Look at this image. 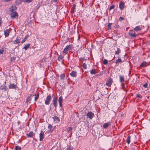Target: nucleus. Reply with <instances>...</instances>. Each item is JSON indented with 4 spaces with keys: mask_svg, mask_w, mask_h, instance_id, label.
I'll list each match as a JSON object with an SVG mask.
<instances>
[{
    "mask_svg": "<svg viewBox=\"0 0 150 150\" xmlns=\"http://www.w3.org/2000/svg\"><path fill=\"white\" fill-rule=\"evenodd\" d=\"M124 20V18L121 17H120L119 19V20L120 21H121L122 20Z\"/></svg>",
    "mask_w": 150,
    "mask_h": 150,
    "instance_id": "49530a36",
    "label": "nucleus"
},
{
    "mask_svg": "<svg viewBox=\"0 0 150 150\" xmlns=\"http://www.w3.org/2000/svg\"><path fill=\"white\" fill-rule=\"evenodd\" d=\"M64 57L62 55H60L58 58L57 59L59 61H63Z\"/></svg>",
    "mask_w": 150,
    "mask_h": 150,
    "instance_id": "aec40b11",
    "label": "nucleus"
},
{
    "mask_svg": "<svg viewBox=\"0 0 150 150\" xmlns=\"http://www.w3.org/2000/svg\"><path fill=\"white\" fill-rule=\"evenodd\" d=\"M122 86H124L125 85V84L124 83H123L122 84Z\"/></svg>",
    "mask_w": 150,
    "mask_h": 150,
    "instance_id": "864d4df0",
    "label": "nucleus"
},
{
    "mask_svg": "<svg viewBox=\"0 0 150 150\" xmlns=\"http://www.w3.org/2000/svg\"><path fill=\"white\" fill-rule=\"evenodd\" d=\"M122 62V61L121 59L120 58H119L116 60V62H115V63L116 64H117L118 63L121 62Z\"/></svg>",
    "mask_w": 150,
    "mask_h": 150,
    "instance_id": "c9c22d12",
    "label": "nucleus"
},
{
    "mask_svg": "<svg viewBox=\"0 0 150 150\" xmlns=\"http://www.w3.org/2000/svg\"><path fill=\"white\" fill-rule=\"evenodd\" d=\"M67 150H73V148L72 147L70 146L67 148Z\"/></svg>",
    "mask_w": 150,
    "mask_h": 150,
    "instance_id": "37998d69",
    "label": "nucleus"
},
{
    "mask_svg": "<svg viewBox=\"0 0 150 150\" xmlns=\"http://www.w3.org/2000/svg\"><path fill=\"white\" fill-rule=\"evenodd\" d=\"M16 58L15 57H12L10 58L11 62L15 60Z\"/></svg>",
    "mask_w": 150,
    "mask_h": 150,
    "instance_id": "58836bf2",
    "label": "nucleus"
},
{
    "mask_svg": "<svg viewBox=\"0 0 150 150\" xmlns=\"http://www.w3.org/2000/svg\"><path fill=\"white\" fill-rule=\"evenodd\" d=\"M72 128L71 127H69L67 129V132L70 133L71 132Z\"/></svg>",
    "mask_w": 150,
    "mask_h": 150,
    "instance_id": "cd10ccee",
    "label": "nucleus"
},
{
    "mask_svg": "<svg viewBox=\"0 0 150 150\" xmlns=\"http://www.w3.org/2000/svg\"><path fill=\"white\" fill-rule=\"evenodd\" d=\"M57 98L54 97L53 98V104L54 105V107L55 108H56L57 106Z\"/></svg>",
    "mask_w": 150,
    "mask_h": 150,
    "instance_id": "0eeeda50",
    "label": "nucleus"
},
{
    "mask_svg": "<svg viewBox=\"0 0 150 150\" xmlns=\"http://www.w3.org/2000/svg\"><path fill=\"white\" fill-rule=\"evenodd\" d=\"M137 97H139L140 98H142V96H141L140 95H139L138 94H137Z\"/></svg>",
    "mask_w": 150,
    "mask_h": 150,
    "instance_id": "de8ad7c7",
    "label": "nucleus"
},
{
    "mask_svg": "<svg viewBox=\"0 0 150 150\" xmlns=\"http://www.w3.org/2000/svg\"><path fill=\"white\" fill-rule=\"evenodd\" d=\"M119 78L120 81L122 83L124 81V79L123 76H120Z\"/></svg>",
    "mask_w": 150,
    "mask_h": 150,
    "instance_id": "5701e85b",
    "label": "nucleus"
},
{
    "mask_svg": "<svg viewBox=\"0 0 150 150\" xmlns=\"http://www.w3.org/2000/svg\"><path fill=\"white\" fill-rule=\"evenodd\" d=\"M90 73L91 74H95L97 73V72L95 70V69H92Z\"/></svg>",
    "mask_w": 150,
    "mask_h": 150,
    "instance_id": "393cba45",
    "label": "nucleus"
},
{
    "mask_svg": "<svg viewBox=\"0 0 150 150\" xmlns=\"http://www.w3.org/2000/svg\"><path fill=\"white\" fill-rule=\"evenodd\" d=\"M53 129L52 130V131H53Z\"/></svg>",
    "mask_w": 150,
    "mask_h": 150,
    "instance_id": "4d7b16f0",
    "label": "nucleus"
},
{
    "mask_svg": "<svg viewBox=\"0 0 150 150\" xmlns=\"http://www.w3.org/2000/svg\"><path fill=\"white\" fill-rule=\"evenodd\" d=\"M22 1L27 2L30 3L32 1V0H21Z\"/></svg>",
    "mask_w": 150,
    "mask_h": 150,
    "instance_id": "72a5a7b5",
    "label": "nucleus"
},
{
    "mask_svg": "<svg viewBox=\"0 0 150 150\" xmlns=\"http://www.w3.org/2000/svg\"><path fill=\"white\" fill-rule=\"evenodd\" d=\"M11 16L13 19L15 18L18 17V14L16 12H12L11 14Z\"/></svg>",
    "mask_w": 150,
    "mask_h": 150,
    "instance_id": "7ed1b4c3",
    "label": "nucleus"
},
{
    "mask_svg": "<svg viewBox=\"0 0 150 150\" xmlns=\"http://www.w3.org/2000/svg\"><path fill=\"white\" fill-rule=\"evenodd\" d=\"M28 35H26L25 36V37L24 38V39L22 41V42H21V43H23L26 40L27 38H28Z\"/></svg>",
    "mask_w": 150,
    "mask_h": 150,
    "instance_id": "c85d7f7f",
    "label": "nucleus"
},
{
    "mask_svg": "<svg viewBox=\"0 0 150 150\" xmlns=\"http://www.w3.org/2000/svg\"><path fill=\"white\" fill-rule=\"evenodd\" d=\"M134 30L137 31L140 30H141V28L140 26H138L135 28Z\"/></svg>",
    "mask_w": 150,
    "mask_h": 150,
    "instance_id": "a211bd4d",
    "label": "nucleus"
},
{
    "mask_svg": "<svg viewBox=\"0 0 150 150\" xmlns=\"http://www.w3.org/2000/svg\"><path fill=\"white\" fill-rule=\"evenodd\" d=\"M58 101L60 107H62L63 99L62 97V96H60L59 98Z\"/></svg>",
    "mask_w": 150,
    "mask_h": 150,
    "instance_id": "39448f33",
    "label": "nucleus"
},
{
    "mask_svg": "<svg viewBox=\"0 0 150 150\" xmlns=\"http://www.w3.org/2000/svg\"><path fill=\"white\" fill-rule=\"evenodd\" d=\"M4 52V48L2 47L0 48V54H2Z\"/></svg>",
    "mask_w": 150,
    "mask_h": 150,
    "instance_id": "473e14b6",
    "label": "nucleus"
},
{
    "mask_svg": "<svg viewBox=\"0 0 150 150\" xmlns=\"http://www.w3.org/2000/svg\"><path fill=\"white\" fill-rule=\"evenodd\" d=\"M39 93H37V94L35 95V101L39 98Z\"/></svg>",
    "mask_w": 150,
    "mask_h": 150,
    "instance_id": "a878e982",
    "label": "nucleus"
},
{
    "mask_svg": "<svg viewBox=\"0 0 150 150\" xmlns=\"http://www.w3.org/2000/svg\"><path fill=\"white\" fill-rule=\"evenodd\" d=\"M9 30L8 29L4 31V34L6 37H8L9 35Z\"/></svg>",
    "mask_w": 150,
    "mask_h": 150,
    "instance_id": "2eb2a0df",
    "label": "nucleus"
},
{
    "mask_svg": "<svg viewBox=\"0 0 150 150\" xmlns=\"http://www.w3.org/2000/svg\"><path fill=\"white\" fill-rule=\"evenodd\" d=\"M124 6V4L123 2H121L120 3L119 7L121 10H123Z\"/></svg>",
    "mask_w": 150,
    "mask_h": 150,
    "instance_id": "f8f14e48",
    "label": "nucleus"
},
{
    "mask_svg": "<svg viewBox=\"0 0 150 150\" xmlns=\"http://www.w3.org/2000/svg\"><path fill=\"white\" fill-rule=\"evenodd\" d=\"M72 46L71 45H67L66 47V49L68 50H69L72 49Z\"/></svg>",
    "mask_w": 150,
    "mask_h": 150,
    "instance_id": "6ab92c4d",
    "label": "nucleus"
},
{
    "mask_svg": "<svg viewBox=\"0 0 150 150\" xmlns=\"http://www.w3.org/2000/svg\"><path fill=\"white\" fill-rule=\"evenodd\" d=\"M44 132L43 131H41L39 134V137H40V141H42L44 138Z\"/></svg>",
    "mask_w": 150,
    "mask_h": 150,
    "instance_id": "20e7f679",
    "label": "nucleus"
},
{
    "mask_svg": "<svg viewBox=\"0 0 150 150\" xmlns=\"http://www.w3.org/2000/svg\"><path fill=\"white\" fill-rule=\"evenodd\" d=\"M17 87V86L16 85H14L13 84H10L9 85V88L16 89Z\"/></svg>",
    "mask_w": 150,
    "mask_h": 150,
    "instance_id": "ddd939ff",
    "label": "nucleus"
},
{
    "mask_svg": "<svg viewBox=\"0 0 150 150\" xmlns=\"http://www.w3.org/2000/svg\"><path fill=\"white\" fill-rule=\"evenodd\" d=\"M120 52V48H117V50L115 51V54H119Z\"/></svg>",
    "mask_w": 150,
    "mask_h": 150,
    "instance_id": "c756f323",
    "label": "nucleus"
},
{
    "mask_svg": "<svg viewBox=\"0 0 150 150\" xmlns=\"http://www.w3.org/2000/svg\"><path fill=\"white\" fill-rule=\"evenodd\" d=\"M1 23H2L1 18H0V26L1 25Z\"/></svg>",
    "mask_w": 150,
    "mask_h": 150,
    "instance_id": "8fccbe9b",
    "label": "nucleus"
},
{
    "mask_svg": "<svg viewBox=\"0 0 150 150\" xmlns=\"http://www.w3.org/2000/svg\"><path fill=\"white\" fill-rule=\"evenodd\" d=\"M57 0H54V1L55 2H57Z\"/></svg>",
    "mask_w": 150,
    "mask_h": 150,
    "instance_id": "5fc2aeb1",
    "label": "nucleus"
},
{
    "mask_svg": "<svg viewBox=\"0 0 150 150\" xmlns=\"http://www.w3.org/2000/svg\"><path fill=\"white\" fill-rule=\"evenodd\" d=\"M111 123L110 122H109L107 123H105L103 125V127L104 128H106L108 127L111 125Z\"/></svg>",
    "mask_w": 150,
    "mask_h": 150,
    "instance_id": "1a4fd4ad",
    "label": "nucleus"
},
{
    "mask_svg": "<svg viewBox=\"0 0 150 150\" xmlns=\"http://www.w3.org/2000/svg\"><path fill=\"white\" fill-rule=\"evenodd\" d=\"M112 24L111 23H109L108 26V30L111 29V25Z\"/></svg>",
    "mask_w": 150,
    "mask_h": 150,
    "instance_id": "f704fd0d",
    "label": "nucleus"
},
{
    "mask_svg": "<svg viewBox=\"0 0 150 150\" xmlns=\"http://www.w3.org/2000/svg\"><path fill=\"white\" fill-rule=\"evenodd\" d=\"M130 139H131V136L130 135L128 136L127 138V140H126V142L128 144H129L130 142V141H131Z\"/></svg>",
    "mask_w": 150,
    "mask_h": 150,
    "instance_id": "f3484780",
    "label": "nucleus"
},
{
    "mask_svg": "<svg viewBox=\"0 0 150 150\" xmlns=\"http://www.w3.org/2000/svg\"><path fill=\"white\" fill-rule=\"evenodd\" d=\"M108 60L106 59H104L103 62V63L104 64H107L108 63Z\"/></svg>",
    "mask_w": 150,
    "mask_h": 150,
    "instance_id": "4c0bfd02",
    "label": "nucleus"
},
{
    "mask_svg": "<svg viewBox=\"0 0 150 150\" xmlns=\"http://www.w3.org/2000/svg\"><path fill=\"white\" fill-rule=\"evenodd\" d=\"M75 4H73V6L72 7V8H71V12L72 13H73L74 12V10L75 9Z\"/></svg>",
    "mask_w": 150,
    "mask_h": 150,
    "instance_id": "b1692460",
    "label": "nucleus"
},
{
    "mask_svg": "<svg viewBox=\"0 0 150 150\" xmlns=\"http://www.w3.org/2000/svg\"><path fill=\"white\" fill-rule=\"evenodd\" d=\"M21 147L19 146H16L15 147V150H21Z\"/></svg>",
    "mask_w": 150,
    "mask_h": 150,
    "instance_id": "7c9ffc66",
    "label": "nucleus"
},
{
    "mask_svg": "<svg viewBox=\"0 0 150 150\" xmlns=\"http://www.w3.org/2000/svg\"><path fill=\"white\" fill-rule=\"evenodd\" d=\"M30 45V44L29 43L25 45L24 48L25 49V50H26L29 47Z\"/></svg>",
    "mask_w": 150,
    "mask_h": 150,
    "instance_id": "4be33fe9",
    "label": "nucleus"
},
{
    "mask_svg": "<svg viewBox=\"0 0 150 150\" xmlns=\"http://www.w3.org/2000/svg\"><path fill=\"white\" fill-rule=\"evenodd\" d=\"M34 96L33 95H31L30 96L27 97V99L26 100V102H28L30 100H31V99L33 98Z\"/></svg>",
    "mask_w": 150,
    "mask_h": 150,
    "instance_id": "dca6fc26",
    "label": "nucleus"
},
{
    "mask_svg": "<svg viewBox=\"0 0 150 150\" xmlns=\"http://www.w3.org/2000/svg\"><path fill=\"white\" fill-rule=\"evenodd\" d=\"M112 80L111 78H109V79L107 80V82L106 83V85L108 86H110L112 84Z\"/></svg>",
    "mask_w": 150,
    "mask_h": 150,
    "instance_id": "423d86ee",
    "label": "nucleus"
},
{
    "mask_svg": "<svg viewBox=\"0 0 150 150\" xmlns=\"http://www.w3.org/2000/svg\"><path fill=\"white\" fill-rule=\"evenodd\" d=\"M101 74H97V76H101Z\"/></svg>",
    "mask_w": 150,
    "mask_h": 150,
    "instance_id": "603ef678",
    "label": "nucleus"
},
{
    "mask_svg": "<svg viewBox=\"0 0 150 150\" xmlns=\"http://www.w3.org/2000/svg\"><path fill=\"white\" fill-rule=\"evenodd\" d=\"M82 67L84 69H86L87 68L86 64L85 63H83L82 64Z\"/></svg>",
    "mask_w": 150,
    "mask_h": 150,
    "instance_id": "ea45409f",
    "label": "nucleus"
},
{
    "mask_svg": "<svg viewBox=\"0 0 150 150\" xmlns=\"http://www.w3.org/2000/svg\"><path fill=\"white\" fill-rule=\"evenodd\" d=\"M20 42V40L18 39H16L13 42L14 44H17L19 43Z\"/></svg>",
    "mask_w": 150,
    "mask_h": 150,
    "instance_id": "bb28decb",
    "label": "nucleus"
},
{
    "mask_svg": "<svg viewBox=\"0 0 150 150\" xmlns=\"http://www.w3.org/2000/svg\"><path fill=\"white\" fill-rule=\"evenodd\" d=\"M65 76L64 74H61L60 76V79L62 80L63 79H64Z\"/></svg>",
    "mask_w": 150,
    "mask_h": 150,
    "instance_id": "e433bc0d",
    "label": "nucleus"
},
{
    "mask_svg": "<svg viewBox=\"0 0 150 150\" xmlns=\"http://www.w3.org/2000/svg\"><path fill=\"white\" fill-rule=\"evenodd\" d=\"M70 75L72 77H76L77 76V72L75 71H72Z\"/></svg>",
    "mask_w": 150,
    "mask_h": 150,
    "instance_id": "9b49d317",
    "label": "nucleus"
},
{
    "mask_svg": "<svg viewBox=\"0 0 150 150\" xmlns=\"http://www.w3.org/2000/svg\"><path fill=\"white\" fill-rule=\"evenodd\" d=\"M114 7H115V6L114 5H112L111 6H110V7L109 10H111L112 9L114 8Z\"/></svg>",
    "mask_w": 150,
    "mask_h": 150,
    "instance_id": "a18cd8bd",
    "label": "nucleus"
},
{
    "mask_svg": "<svg viewBox=\"0 0 150 150\" xmlns=\"http://www.w3.org/2000/svg\"><path fill=\"white\" fill-rule=\"evenodd\" d=\"M49 129L50 130L52 129V126L51 124H49L48 127Z\"/></svg>",
    "mask_w": 150,
    "mask_h": 150,
    "instance_id": "79ce46f5",
    "label": "nucleus"
},
{
    "mask_svg": "<svg viewBox=\"0 0 150 150\" xmlns=\"http://www.w3.org/2000/svg\"><path fill=\"white\" fill-rule=\"evenodd\" d=\"M94 116V113L91 111L88 112L86 114V116L87 117L89 118L90 119H92Z\"/></svg>",
    "mask_w": 150,
    "mask_h": 150,
    "instance_id": "f03ea898",
    "label": "nucleus"
},
{
    "mask_svg": "<svg viewBox=\"0 0 150 150\" xmlns=\"http://www.w3.org/2000/svg\"><path fill=\"white\" fill-rule=\"evenodd\" d=\"M27 137L30 138H33L34 135V133L33 132L31 131L29 133L27 134Z\"/></svg>",
    "mask_w": 150,
    "mask_h": 150,
    "instance_id": "4468645a",
    "label": "nucleus"
},
{
    "mask_svg": "<svg viewBox=\"0 0 150 150\" xmlns=\"http://www.w3.org/2000/svg\"><path fill=\"white\" fill-rule=\"evenodd\" d=\"M146 62H143L140 65V67H144L146 66Z\"/></svg>",
    "mask_w": 150,
    "mask_h": 150,
    "instance_id": "2f4dec72",
    "label": "nucleus"
},
{
    "mask_svg": "<svg viewBox=\"0 0 150 150\" xmlns=\"http://www.w3.org/2000/svg\"><path fill=\"white\" fill-rule=\"evenodd\" d=\"M52 99L51 96L49 95L48 96L45 101V104L46 105H49L50 103V101Z\"/></svg>",
    "mask_w": 150,
    "mask_h": 150,
    "instance_id": "f257e3e1",
    "label": "nucleus"
},
{
    "mask_svg": "<svg viewBox=\"0 0 150 150\" xmlns=\"http://www.w3.org/2000/svg\"><path fill=\"white\" fill-rule=\"evenodd\" d=\"M68 50L65 48L63 51V53H65V54H67L68 53Z\"/></svg>",
    "mask_w": 150,
    "mask_h": 150,
    "instance_id": "a19ab883",
    "label": "nucleus"
},
{
    "mask_svg": "<svg viewBox=\"0 0 150 150\" xmlns=\"http://www.w3.org/2000/svg\"><path fill=\"white\" fill-rule=\"evenodd\" d=\"M13 11V9H12V10H10V11Z\"/></svg>",
    "mask_w": 150,
    "mask_h": 150,
    "instance_id": "6e6d98bb",
    "label": "nucleus"
},
{
    "mask_svg": "<svg viewBox=\"0 0 150 150\" xmlns=\"http://www.w3.org/2000/svg\"><path fill=\"white\" fill-rule=\"evenodd\" d=\"M119 25H116L114 26V27L116 28H119Z\"/></svg>",
    "mask_w": 150,
    "mask_h": 150,
    "instance_id": "09e8293b",
    "label": "nucleus"
},
{
    "mask_svg": "<svg viewBox=\"0 0 150 150\" xmlns=\"http://www.w3.org/2000/svg\"><path fill=\"white\" fill-rule=\"evenodd\" d=\"M6 86H5V85L4 84H3V85H1L0 86V89L2 90H4V91H5L6 90Z\"/></svg>",
    "mask_w": 150,
    "mask_h": 150,
    "instance_id": "412c9836",
    "label": "nucleus"
},
{
    "mask_svg": "<svg viewBox=\"0 0 150 150\" xmlns=\"http://www.w3.org/2000/svg\"><path fill=\"white\" fill-rule=\"evenodd\" d=\"M52 118L54 119V121L55 122V123H58L60 121L59 118L57 116H54V117H52Z\"/></svg>",
    "mask_w": 150,
    "mask_h": 150,
    "instance_id": "6e6552de",
    "label": "nucleus"
},
{
    "mask_svg": "<svg viewBox=\"0 0 150 150\" xmlns=\"http://www.w3.org/2000/svg\"><path fill=\"white\" fill-rule=\"evenodd\" d=\"M130 31H130L128 33V34L130 37L131 38L135 37L136 36V35L135 34V33L134 32V33H131Z\"/></svg>",
    "mask_w": 150,
    "mask_h": 150,
    "instance_id": "9d476101",
    "label": "nucleus"
},
{
    "mask_svg": "<svg viewBox=\"0 0 150 150\" xmlns=\"http://www.w3.org/2000/svg\"><path fill=\"white\" fill-rule=\"evenodd\" d=\"M4 0L5 1L8 2V1H10V0Z\"/></svg>",
    "mask_w": 150,
    "mask_h": 150,
    "instance_id": "3c124183",
    "label": "nucleus"
},
{
    "mask_svg": "<svg viewBox=\"0 0 150 150\" xmlns=\"http://www.w3.org/2000/svg\"><path fill=\"white\" fill-rule=\"evenodd\" d=\"M148 84L147 83H145V84L143 85V86L145 88H147L148 87Z\"/></svg>",
    "mask_w": 150,
    "mask_h": 150,
    "instance_id": "c03bdc74",
    "label": "nucleus"
}]
</instances>
